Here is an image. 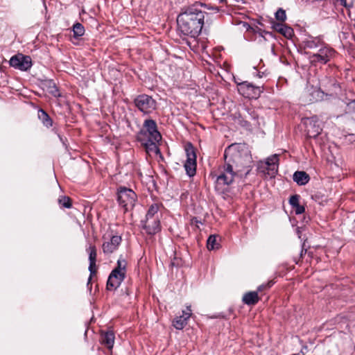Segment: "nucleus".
Segmentation results:
<instances>
[{
    "label": "nucleus",
    "instance_id": "473e14b6",
    "mask_svg": "<svg viewBox=\"0 0 355 355\" xmlns=\"http://www.w3.org/2000/svg\"><path fill=\"white\" fill-rule=\"evenodd\" d=\"M274 282L272 281H269L266 284L261 285L258 287V291H262L263 289L270 288L273 285Z\"/></svg>",
    "mask_w": 355,
    "mask_h": 355
},
{
    "label": "nucleus",
    "instance_id": "39448f33",
    "mask_svg": "<svg viewBox=\"0 0 355 355\" xmlns=\"http://www.w3.org/2000/svg\"><path fill=\"white\" fill-rule=\"evenodd\" d=\"M279 155H272L268 157L266 161H260L257 164V170L264 175L270 178L275 177L278 171Z\"/></svg>",
    "mask_w": 355,
    "mask_h": 355
},
{
    "label": "nucleus",
    "instance_id": "c85d7f7f",
    "mask_svg": "<svg viewBox=\"0 0 355 355\" xmlns=\"http://www.w3.org/2000/svg\"><path fill=\"white\" fill-rule=\"evenodd\" d=\"M275 18L277 20L284 22L286 19L285 10L282 8H279L275 12Z\"/></svg>",
    "mask_w": 355,
    "mask_h": 355
},
{
    "label": "nucleus",
    "instance_id": "4c0bfd02",
    "mask_svg": "<svg viewBox=\"0 0 355 355\" xmlns=\"http://www.w3.org/2000/svg\"><path fill=\"white\" fill-rule=\"evenodd\" d=\"M214 10H216V11L218 12L220 10L219 8L218 7H216L214 8Z\"/></svg>",
    "mask_w": 355,
    "mask_h": 355
},
{
    "label": "nucleus",
    "instance_id": "9b49d317",
    "mask_svg": "<svg viewBox=\"0 0 355 355\" xmlns=\"http://www.w3.org/2000/svg\"><path fill=\"white\" fill-rule=\"evenodd\" d=\"M187 151V160L184 163V168L189 177H193L196 173V155L193 148H188Z\"/></svg>",
    "mask_w": 355,
    "mask_h": 355
},
{
    "label": "nucleus",
    "instance_id": "6ab92c4d",
    "mask_svg": "<svg viewBox=\"0 0 355 355\" xmlns=\"http://www.w3.org/2000/svg\"><path fill=\"white\" fill-rule=\"evenodd\" d=\"M102 344L105 345L108 349H112L114 343V334L112 331H107L101 334V338Z\"/></svg>",
    "mask_w": 355,
    "mask_h": 355
},
{
    "label": "nucleus",
    "instance_id": "4be33fe9",
    "mask_svg": "<svg viewBox=\"0 0 355 355\" xmlns=\"http://www.w3.org/2000/svg\"><path fill=\"white\" fill-rule=\"evenodd\" d=\"M220 243L217 241L216 235H210L207 241V248L209 250L218 249Z\"/></svg>",
    "mask_w": 355,
    "mask_h": 355
},
{
    "label": "nucleus",
    "instance_id": "423d86ee",
    "mask_svg": "<svg viewBox=\"0 0 355 355\" xmlns=\"http://www.w3.org/2000/svg\"><path fill=\"white\" fill-rule=\"evenodd\" d=\"M137 199V195L130 189L120 187L118 190V202L125 210H128L134 207Z\"/></svg>",
    "mask_w": 355,
    "mask_h": 355
},
{
    "label": "nucleus",
    "instance_id": "c9c22d12",
    "mask_svg": "<svg viewBox=\"0 0 355 355\" xmlns=\"http://www.w3.org/2000/svg\"><path fill=\"white\" fill-rule=\"evenodd\" d=\"M340 2L343 5H345V3H346V1L345 0H340Z\"/></svg>",
    "mask_w": 355,
    "mask_h": 355
},
{
    "label": "nucleus",
    "instance_id": "dca6fc26",
    "mask_svg": "<svg viewBox=\"0 0 355 355\" xmlns=\"http://www.w3.org/2000/svg\"><path fill=\"white\" fill-rule=\"evenodd\" d=\"M191 315L190 306H187V310L182 311V315L177 316L173 322V327L177 329H182L187 323V320Z\"/></svg>",
    "mask_w": 355,
    "mask_h": 355
},
{
    "label": "nucleus",
    "instance_id": "a878e982",
    "mask_svg": "<svg viewBox=\"0 0 355 355\" xmlns=\"http://www.w3.org/2000/svg\"><path fill=\"white\" fill-rule=\"evenodd\" d=\"M73 32L76 37L83 36L85 33L84 26L80 23H76L73 26Z\"/></svg>",
    "mask_w": 355,
    "mask_h": 355
},
{
    "label": "nucleus",
    "instance_id": "20e7f679",
    "mask_svg": "<svg viewBox=\"0 0 355 355\" xmlns=\"http://www.w3.org/2000/svg\"><path fill=\"white\" fill-rule=\"evenodd\" d=\"M138 139L139 141L152 139V141H161L162 136L157 130V123L153 119H146L144 123V128L140 131Z\"/></svg>",
    "mask_w": 355,
    "mask_h": 355
},
{
    "label": "nucleus",
    "instance_id": "0eeeda50",
    "mask_svg": "<svg viewBox=\"0 0 355 355\" xmlns=\"http://www.w3.org/2000/svg\"><path fill=\"white\" fill-rule=\"evenodd\" d=\"M238 91L242 96L249 98H257L263 92L261 87L254 86L247 81L238 85Z\"/></svg>",
    "mask_w": 355,
    "mask_h": 355
},
{
    "label": "nucleus",
    "instance_id": "2eb2a0df",
    "mask_svg": "<svg viewBox=\"0 0 355 355\" xmlns=\"http://www.w3.org/2000/svg\"><path fill=\"white\" fill-rule=\"evenodd\" d=\"M125 275L116 273V270H112L110 273L107 282V288L108 290L116 289L123 281Z\"/></svg>",
    "mask_w": 355,
    "mask_h": 355
},
{
    "label": "nucleus",
    "instance_id": "f704fd0d",
    "mask_svg": "<svg viewBox=\"0 0 355 355\" xmlns=\"http://www.w3.org/2000/svg\"><path fill=\"white\" fill-rule=\"evenodd\" d=\"M51 93L54 96H60L59 91L58 90V89H57L55 86H54L53 89L51 91Z\"/></svg>",
    "mask_w": 355,
    "mask_h": 355
},
{
    "label": "nucleus",
    "instance_id": "f8f14e48",
    "mask_svg": "<svg viewBox=\"0 0 355 355\" xmlns=\"http://www.w3.org/2000/svg\"><path fill=\"white\" fill-rule=\"evenodd\" d=\"M103 251L105 254H110L116 251L121 242V237L118 235H112L110 239L103 236Z\"/></svg>",
    "mask_w": 355,
    "mask_h": 355
},
{
    "label": "nucleus",
    "instance_id": "9d476101",
    "mask_svg": "<svg viewBox=\"0 0 355 355\" xmlns=\"http://www.w3.org/2000/svg\"><path fill=\"white\" fill-rule=\"evenodd\" d=\"M10 64L15 69L26 71L32 66L31 58L30 56L19 53L10 58Z\"/></svg>",
    "mask_w": 355,
    "mask_h": 355
},
{
    "label": "nucleus",
    "instance_id": "2f4dec72",
    "mask_svg": "<svg viewBox=\"0 0 355 355\" xmlns=\"http://www.w3.org/2000/svg\"><path fill=\"white\" fill-rule=\"evenodd\" d=\"M89 270L90 272V277L89 278V282L92 279V276L95 275L96 272V262H89Z\"/></svg>",
    "mask_w": 355,
    "mask_h": 355
},
{
    "label": "nucleus",
    "instance_id": "5701e85b",
    "mask_svg": "<svg viewBox=\"0 0 355 355\" xmlns=\"http://www.w3.org/2000/svg\"><path fill=\"white\" fill-rule=\"evenodd\" d=\"M126 267H127L126 261L124 259L120 258L117 261L116 267L113 270H116V273H120V274H123V275H125Z\"/></svg>",
    "mask_w": 355,
    "mask_h": 355
},
{
    "label": "nucleus",
    "instance_id": "bb28decb",
    "mask_svg": "<svg viewBox=\"0 0 355 355\" xmlns=\"http://www.w3.org/2000/svg\"><path fill=\"white\" fill-rule=\"evenodd\" d=\"M322 46L320 40L317 39L308 40L305 42V46L308 49H316Z\"/></svg>",
    "mask_w": 355,
    "mask_h": 355
},
{
    "label": "nucleus",
    "instance_id": "e433bc0d",
    "mask_svg": "<svg viewBox=\"0 0 355 355\" xmlns=\"http://www.w3.org/2000/svg\"><path fill=\"white\" fill-rule=\"evenodd\" d=\"M352 107H353L354 111L355 112V101L353 103Z\"/></svg>",
    "mask_w": 355,
    "mask_h": 355
},
{
    "label": "nucleus",
    "instance_id": "1a4fd4ad",
    "mask_svg": "<svg viewBox=\"0 0 355 355\" xmlns=\"http://www.w3.org/2000/svg\"><path fill=\"white\" fill-rule=\"evenodd\" d=\"M335 51L329 47L320 46L317 53H314L309 57L310 61L313 64L318 62L326 64L334 56Z\"/></svg>",
    "mask_w": 355,
    "mask_h": 355
},
{
    "label": "nucleus",
    "instance_id": "b1692460",
    "mask_svg": "<svg viewBox=\"0 0 355 355\" xmlns=\"http://www.w3.org/2000/svg\"><path fill=\"white\" fill-rule=\"evenodd\" d=\"M39 118L42 121L44 125L50 127L52 125V121L46 112L41 110L38 114Z\"/></svg>",
    "mask_w": 355,
    "mask_h": 355
},
{
    "label": "nucleus",
    "instance_id": "f3484780",
    "mask_svg": "<svg viewBox=\"0 0 355 355\" xmlns=\"http://www.w3.org/2000/svg\"><path fill=\"white\" fill-rule=\"evenodd\" d=\"M144 146L146 153L150 155H157L160 154V150L158 147V143L160 141H152V139H145L140 141Z\"/></svg>",
    "mask_w": 355,
    "mask_h": 355
},
{
    "label": "nucleus",
    "instance_id": "6e6552de",
    "mask_svg": "<svg viewBox=\"0 0 355 355\" xmlns=\"http://www.w3.org/2000/svg\"><path fill=\"white\" fill-rule=\"evenodd\" d=\"M135 105L144 113L152 112L156 108V103L150 96L142 94L138 96L135 100Z\"/></svg>",
    "mask_w": 355,
    "mask_h": 355
},
{
    "label": "nucleus",
    "instance_id": "aec40b11",
    "mask_svg": "<svg viewBox=\"0 0 355 355\" xmlns=\"http://www.w3.org/2000/svg\"><path fill=\"white\" fill-rule=\"evenodd\" d=\"M259 300V297L257 291L246 293L243 297V302L247 305H254Z\"/></svg>",
    "mask_w": 355,
    "mask_h": 355
},
{
    "label": "nucleus",
    "instance_id": "412c9836",
    "mask_svg": "<svg viewBox=\"0 0 355 355\" xmlns=\"http://www.w3.org/2000/svg\"><path fill=\"white\" fill-rule=\"evenodd\" d=\"M309 180V175L304 171H296L293 174V180L299 185H305Z\"/></svg>",
    "mask_w": 355,
    "mask_h": 355
},
{
    "label": "nucleus",
    "instance_id": "4468645a",
    "mask_svg": "<svg viewBox=\"0 0 355 355\" xmlns=\"http://www.w3.org/2000/svg\"><path fill=\"white\" fill-rule=\"evenodd\" d=\"M306 130L310 137H316L322 131L316 117L307 119L305 121Z\"/></svg>",
    "mask_w": 355,
    "mask_h": 355
},
{
    "label": "nucleus",
    "instance_id": "7c9ffc66",
    "mask_svg": "<svg viewBox=\"0 0 355 355\" xmlns=\"http://www.w3.org/2000/svg\"><path fill=\"white\" fill-rule=\"evenodd\" d=\"M299 200H300V196L298 195H293L289 199V203L290 205L294 207L297 205H299Z\"/></svg>",
    "mask_w": 355,
    "mask_h": 355
},
{
    "label": "nucleus",
    "instance_id": "f257e3e1",
    "mask_svg": "<svg viewBox=\"0 0 355 355\" xmlns=\"http://www.w3.org/2000/svg\"><path fill=\"white\" fill-rule=\"evenodd\" d=\"M224 159L239 173L241 178L249 174L252 169V156L248 148L243 144H234L225 150Z\"/></svg>",
    "mask_w": 355,
    "mask_h": 355
},
{
    "label": "nucleus",
    "instance_id": "393cba45",
    "mask_svg": "<svg viewBox=\"0 0 355 355\" xmlns=\"http://www.w3.org/2000/svg\"><path fill=\"white\" fill-rule=\"evenodd\" d=\"M158 209L159 207L157 204L152 205L148 210L146 218H159L157 214Z\"/></svg>",
    "mask_w": 355,
    "mask_h": 355
},
{
    "label": "nucleus",
    "instance_id": "58836bf2",
    "mask_svg": "<svg viewBox=\"0 0 355 355\" xmlns=\"http://www.w3.org/2000/svg\"><path fill=\"white\" fill-rule=\"evenodd\" d=\"M220 3H224L225 0H218Z\"/></svg>",
    "mask_w": 355,
    "mask_h": 355
},
{
    "label": "nucleus",
    "instance_id": "ddd939ff",
    "mask_svg": "<svg viewBox=\"0 0 355 355\" xmlns=\"http://www.w3.org/2000/svg\"><path fill=\"white\" fill-rule=\"evenodd\" d=\"M143 228L148 234H155L160 230V223L159 218H149L142 221Z\"/></svg>",
    "mask_w": 355,
    "mask_h": 355
},
{
    "label": "nucleus",
    "instance_id": "c756f323",
    "mask_svg": "<svg viewBox=\"0 0 355 355\" xmlns=\"http://www.w3.org/2000/svg\"><path fill=\"white\" fill-rule=\"evenodd\" d=\"M59 203L66 208H70L71 206L70 198L66 196L60 198Z\"/></svg>",
    "mask_w": 355,
    "mask_h": 355
},
{
    "label": "nucleus",
    "instance_id": "a211bd4d",
    "mask_svg": "<svg viewBox=\"0 0 355 355\" xmlns=\"http://www.w3.org/2000/svg\"><path fill=\"white\" fill-rule=\"evenodd\" d=\"M272 28L286 38H291L294 33L292 28L282 23L273 24Z\"/></svg>",
    "mask_w": 355,
    "mask_h": 355
},
{
    "label": "nucleus",
    "instance_id": "7ed1b4c3",
    "mask_svg": "<svg viewBox=\"0 0 355 355\" xmlns=\"http://www.w3.org/2000/svg\"><path fill=\"white\" fill-rule=\"evenodd\" d=\"M240 178L239 173H235L234 169L225 162L223 166L219 167L218 174L216 175V189L220 192H223L227 187L230 185L236 178Z\"/></svg>",
    "mask_w": 355,
    "mask_h": 355
},
{
    "label": "nucleus",
    "instance_id": "72a5a7b5",
    "mask_svg": "<svg viewBox=\"0 0 355 355\" xmlns=\"http://www.w3.org/2000/svg\"><path fill=\"white\" fill-rule=\"evenodd\" d=\"M296 214H301L304 211V207L300 205L293 207Z\"/></svg>",
    "mask_w": 355,
    "mask_h": 355
},
{
    "label": "nucleus",
    "instance_id": "cd10ccee",
    "mask_svg": "<svg viewBox=\"0 0 355 355\" xmlns=\"http://www.w3.org/2000/svg\"><path fill=\"white\" fill-rule=\"evenodd\" d=\"M87 251L89 252V262H96L97 257L96 247L94 245H90L87 249Z\"/></svg>",
    "mask_w": 355,
    "mask_h": 355
},
{
    "label": "nucleus",
    "instance_id": "f03ea898",
    "mask_svg": "<svg viewBox=\"0 0 355 355\" xmlns=\"http://www.w3.org/2000/svg\"><path fill=\"white\" fill-rule=\"evenodd\" d=\"M204 19L205 12L195 4L181 12L177 18V22L180 31L184 35L196 37L202 31Z\"/></svg>",
    "mask_w": 355,
    "mask_h": 355
}]
</instances>
